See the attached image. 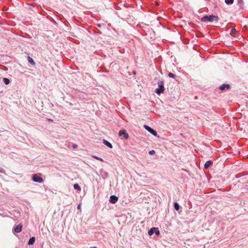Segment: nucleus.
Wrapping results in <instances>:
<instances>
[{"label":"nucleus","instance_id":"nucleus-19","mask_svg":"<svg viewBox=\"0 0 248 248\" xmlns=\"http://www.w3.org/2000/svg\"><path fill=\"white\" fill-rule=\"evenodd\" d=\"M168 76L170 78H174L176 77L175 75L172 73H169L168 74Z\"/></svg>","mask_w":248,"mask_h":248},{"label":"nucleus","instance_id":"nucleus-12","mask_svg":"<svg viewBox=\"0 0 248 248\" xmlns=\"http://www.w3.org/2000/svg\"><path fill=\"white\" fill-rule=\"evenodd\" d=\"M35 241V238L34 236L31 237L30 238L28 244L29 245H32L34 243Z\"/></svg>","mask_w":248,"mask_h":248},{"label":"nucleus","instance_id":"nucleus-1","mask_svg":"<svg viewBox=\"0 0 248 248\" xmlns=\"http://www.w3.org/2000/svg\"><path fill=\"white\" fill-rule=\"evenodd\" d=\"M201 21L205 22H213L216 21V22H218L219 20V17L217 16H216L214 15H206L202 17L201 19Z\"/></svg>","mask_w":248,"mask_h":248},{"label":"nucleus","instance_id":"nucleus-6","mask_svg":"<svg viewBox=\"0 0 248 248\" xmlns=\"http://www.w3.org/2000/svg\"><path fill=\"white\" fill-rule=\"evenodd\" d=\"M119 135L120 137H123L125 140H127L129 138V135L124 129L120 130L119 132Z\"/></svg>","mask_w":248,"mask_h":248},{"label":"nucleus","instance_id":"nucleus-16","mask_svg":"<svg viewBox=\"0 0 248 248\" xmlns=\"http://www.w3.org/2000/svg\"><path fill=\"white\" fill-rule=\"evenodd\" d=\"M3 81L4 82V83L6 84V85H8L10 83V80L7 78H3Z\"/></svg>","mask_w":248,"mask_h":248},{"label":"nucleus","instance_id":"nucleus-28","mask_svg":"<svg viewBox=\"0 0 248 248\" xmlns=\"http://www.w3.org/2000/svg\"><path fill=\"white\" fill-rule=\"evenodd\" d=\"M90 248H97V247H91Z\"/></svg>","mask_w":248,"mask_h":248},{"label":"nucleus","instance_id":"nucleus-20","mask_svg":"<svg viewBox=\"0 0 248 248\" xmlns=\"http://www.w3.org/2000/svg\"><path fill=\"white\" fill-rule=\"evenodd\" d=\"M93 157L95 158V159L99 160V161H103V159L102 158H101V157H98V156H93Z\"/></svg>","mask_w":248,"mask_h":248},{"label":"nucleus","instance_id":"nucleus-7","mask_svg":"<svg viewBox=\"0 0 248 248\" xmlns=\"http://www.w3.org/2000/svg\"><path fill=\"white\" fill-rule=\"evenodd\" d=\"M118 200V198L115 195H111L109 198V202L112 203H115Z\"/></svg>","mask_w":248,"mask_h":248},{"label":"nucleus","instance_id":"nucleus-2","mask_svg":"<svg viewBox=\"0 0 248 248\" xmlns=\"http://www.w3.org/2000/svg\"><path fill=\"white\" fill-rule=\"evenodd\" d=\"M158 88L155 89V92L158 95L163 93L164 91V82L162 80H159L157 83Z\"/></svg>","mask_w":248,"mask_h":248},{"label":"nucleus","instance_id":"nucleus-17","mask_svg":"<svg viewBox=\"0 0 248 248\" xmlns=\"http://www.w3.org/2000/svg\"><path fill=\"white\" fill-rule=\"evenodd\" d=\"M233 1L234 0H225V2L227 4H232Z\"/></svg>","mask_w":248,"mask_h":248},{"label":"nucleus","instance_id":"nucleus-23","mask_svg":"<svg viewBox=\"0 0 248 248\" xmlns=\"http://www.w3.org/2000/svg\"><path fill=\"white\" fill-rule=\"evenodd\" d=\"M73 146V148L74 149H75V148H76L77 147V145L76 144H73V146Z\"/></svg>","mask_w":248,"mask_h":248},{"label":"nucleus","instance_id":"nucleus-15","mask_svg":"<svg viewBox=\"0 0 248 248\" xmlns=\"http://www.w3.org/2000/svg\"><path fill=\"white\" fill-rule=\"evenodd\" d=\"M74 188L76 190H81L80 186L78 184H75L74 185Z\"/></svg>","mask_w":248,"mask_h":248},{"label":"nucleus","instance_id":"nucleus-13","mask_svg":"<svg viewBox=\"0 0 248 248\" xmlns=\"http://www.w3.org/2000/svg\"><path fill=\"white\" fill-rule=\"evenodd\" d=\"M28 62L31 63L32 65H34L35 64V62L34 60L30 56H28Z\"/></svg>","mask_w":248,"mask_h":248},{"label":"nucleus","instance_id":"nucleus-25","mask_svg":"<svg viewBox=\"0 0 248 248\" xmlns=\"http://www.w3.org/2000/svg\"><path fill=\"white\" fill-rule=\"evenodd\" d=\"M238 3H243V0H237Z\"/></svg>","mask_w":248,"mask_h":248},{"label":"nucleus","instance_id":"nucleus-18","mask_svg":"<svg viewBox=\"0 0 248 248\" xmlns=\"http://www.w3.org/2000/svg\"><path fill=\"white\" fill-rule=\"evenodd\" d=\"M236 29L234 28H232L231 30V32H230V34L232 35V34L233 33H235L236 32Z\"/></svg>","mask_w":248,"mask_h":248},{"label":"nucleus","instance_id":"nucleus-11","mask_svg":"<svg viewBox=\"0 0 248 248\" xmlns=\"http://www.w3.org/2000/svg\"><path fill=\"white\" fill-rule=\"evenodd\" d=\"M103 143L106 145L107 146H108V147L110 148H112V144L109 142H108V140H103Z\"/></svg>","mask_w":248,"mask_h":248},{"label":"nucleus","instance_id":"nucleus-14","mask_svg":"<svg viewBox=\"0 0 248 248\" xmlns=\"http://www.w3.org/2000/svg\"><path fill=\"white\" fill-rule=\"evenodd\" d=\"M174 208L176 211H178L180 208V205L178 203L175 202L174 203Z\"/></svg>","mask_w":248,"mask_h":248},{"label":"nucleus","instance_id":"nucleus-3","mask_svg":"<svg viewBox=\"0 0 248 248\" xmlns=\"http://www.w3.org/2000/svg\"><path fill=\"white\" fill-rule=\"evenodd\" d=\"M40 173H37L32 175V180L33 182L38 183H42L44 182V179L40 176Z\"/></svg>","mask_w":248,"mask_h":248},{"label":"nucleus","instance_id":"nucleus-26","mask_svg":"<svg viewBox=\"0 0 248 248\" xmlns=\"http://www.w3.org/2000/svg\"><path fill=\"white\" fill-rule=\"evenodd\" d=\"M77 208L78 209H79L80 208V204L78 205Z\"/></svg>","mask_w":248,"mask_h":248},{"label":"nucleus","instance_id":"nucleus-24","mask_svg":"<svg viewBox=\"0 0 248 248\" xmlns=\"http://www.w3.org/2000/svg\"><path fill=\"white\" fill-rule=\"evenodd\" d=\"M104 174H105V176H106V177H108V172H105L104 173Z\"/></svg>","mask_w":248,"mask_h":248},{"label":"nucleus","instance_id":"nucleus-5","mask_svg":"<svg viewBox=\"0 0 248 248\" xmlns=\"http://www.w3.org/2000/svg\"><path fill=\"white\" fill-rule=\"evenodd\" d=\"M143 127L146 130H147L149 132H150L153 135H154L155 136H157V133L155 130H154L151 127H150L147 125H145V124L144 125Z\"/></svg>","mask_w":248,"mask_h":248},{"label":"nucleus","instance_id":"nucleus-8","mask_svg":"<svg viewBox=\"0 0 248 248\" xmlns=\"http://www.w3.org/2000/svg\"><path fill=\"white\" fill-rule=\"evenodd\" d=\"M230 88V85L229 84H223L219 87V89L222 91L229 90Z\"/></svg>","mask_w":248,"mask_h":248},{"label":"nucleus","instance_id":"nucleus-21","mask_svg":"<svg viewBox=\"0 0 248 248\" xmlns=\"http://www.w3.org/2000/svg\"><path fill=\"white\" fill-rule=\"evenodd\" d=\"M149 154L150 155H153L154 154H155V151L154 150H151L149 152Z\"/></svg>","mask_w":248,"mask_h":248},{"label":"nucleus","instance_id":"nucleus-9","mask_svg":"<svg viewBox=\"0 0 248 248\" xmlns=\"http://www.w3.org/2000/svg\"><path fill=\"white\" fill-rule=\"evenodd\" d=\"M22 225L21 224H19L14 228V231L16 232H19L21 231Z\"/></svg>","mask_w":248,"mask_h":248},{"label":"nucleus","instance_id":"nucleus-10","mask_svg":"<svg viewBox=\"0 0 248 248\" xmlns=\"http://www.w3.org/2000/svg\"><path fill=\"white\" fill-rule=\"evenodd\" d=\"M213 162L211 161H207L204 165V167L205 169H207L209 168L210 166H211Z\"/></svg>","mask_w":248,"mask_h":248},{"label":"nucleus","instance_id":"nucleus-22","mask_svg":"<svg viewBox=\"0 0 248 248\" xmlns=\"http://www.w3.org/2000/svg\"><path fill=\"white\" fill-rule=\"evenodd\" d=\"M0 172H4V170L3 168H0Z\"/></svg>","mask_w":248,"mask_h":248},{"label":"nucleus","instance_id":"nucleus-4","mask_svg":"<svg viewBox=\"0 0 248 248\" xmlns=\"http://www.w3.org/2000/svg\"><path fill=\"white\" fill-rule=\"evenodd\" d=\"M148 233L150 236L152 235L154 233H155V235L158 236L160 234V232L158 228L155 227H153L149 230Z\"/></svg>","mask_w":248,"mask_h":248},{"label":"nucleus","instance_id":"nucleus-27","mask_svg":"<svg viewBox=\"0 0 248 248\" xmlns=\"http://www.w3.org/2000/svg\"><path fill=\"white\" fill-rule=\"evenodd\" d=\"M97 26H98V27H101V25H100V24H97Z\"/></svg>","mask_w":248,"mask_h":248}]
</instances>
